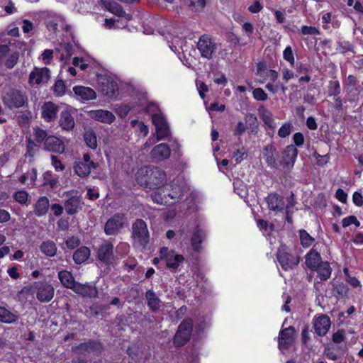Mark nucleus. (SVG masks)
Wrapping results in <instances>:
<instances>
[{"label": "nucleus", "mask_w": 363, "mask_h": 363, "mask_svg": "<svg viewBox=\"0 0 363 363\" xmlns=\"http://www.w3.org/2000/svg\"><path fill=\"white\" fill-rule=\"evenodd\" d=\"M135 180L144 188L156 190L151 194V198L158 204L172 205L183 194L182 187L177 183H174L169 193L162 195V193H164V189H168L169 186H164L165 174L158 168H152L149 166L140 167L135 174Z\"/></svg>", "instance_id": "f257e3e1"}, {"label": "nucleus", "mask_w": 363, "mask_h": 363, "mask_svg": "<svg viewBox=\"0 0 363 363\" xmlns=\"http://www.w3.org/2000/svg\"><path fill=\"white\" fill-rule=\"evenodd\" d=\"M146 110L151 115L152 123L155 126L156 138L154 137L150 138L144 145L145 147L166 139L170 134L167 121L163 113L158 109L157 105L150 103L146 106Z\"/></svg>", "instance_id": "f03ea898"}, {"label": "nucleus", "mask_w": 363, "mask_h": 363, "mask_svg": "<svg viewBox=\"0 0 363 363\" xmlns=\"http://www.w3.org/2000/svg\"><path fill=\"white\" fill-rule=\"evenodd\" d=\"M133 245L142 250L145 249L149 242V232L146 223L142 219H138L132 226Z\"/></svg>", "instance_id": "7ed1b4c3"}, {"label": "nucleus", "mask_w": 363, "mask_h": 363, "mask_svg": "<svg viewBox=\"0 0 363 363\" xmlns=\"http://www.w3.org/2000/svg\"><path fill=\"white\" fill-rule=\"evenodd\" d=\"M97 84L102 94L108 98L115 99L118 97V83L113 77L108 74H99L97 76Z\"/></svg>", "instance_id": "20e7f679"}, {"label": "nucleus", "mask_w": 363, "mask_h": 363, "mask_svg": "<svg viewBox=\"0 0 363 363\" xmlns=\"http://www.w3.org/2000/svg\"><path fill=\"white\" fill-rule=\"evenodd\" d=\"M29 290L35 294L39 301L45 303L50 301L55 294L52 285L46 281H35L30 284Z\"/></svg>", "instance_id": "39448f33"}, {"label": "nucleus", "mask_w": 363, "mask_h": 363, "mask_svg": "<svg viewBox=\"0 0 363 363\" xmlns=\"http://www.w3.org/2000/svg\"><path fill=\"white\" fill-rule=\"evenodd\" d=\"M277 260L284 270H289L297 266L299 257L292 253L285 245H281L277 254Z\"/></svg>", "instance_id": "423d86ee"}, {"label": "nucleus", "mask_w": 363, "mask_h": 363, "mask_svg": "<svg viewBox=\"0 0 363 363\" xmlns=\"http://www.w3.org/2000/svg\"><path fill=\"white\" fill-rule=\"evenodd\" d=\"M160 259L163 260L167 267L170 270H176L185 259L184 257L174 250L162 247L160 250Z\"/></svg>", "instance_id": "0eeeda50"}, {"label": "nucleus", "mask_w": 363, "mask_h": 363, "mask_svg": "<svg viewBox=\"0 0 363 363\" xmlns=\"http://www.w3.org/2000/svg\"><path fill=\"white\" fill-rule=\"evenodd\" d=\"M192 331V321L186 319L179 325L177 332L174 335V344L177 347H181L189 340Z\"/></svg>", "instance_id": "6e6552de"}, {"label": "nucleus", "mask_w": 363, "mask_h": 363, "mask_svg": "<svg viewBox=\"0 0 363 363\" xmlns=\"http://www.w3.org/2000/svg\"><path fill=\"white\" fill-rule=\"evenodd\" d=\"M256 76L259 83L265 82L274 83L279 77L278 72L268 68L264 62H259L257 65Z\"/></svg>", "instance_id": "1a4fd4ad"}, {"label": "nucleus", "mask_w": 363, "mask_h": 363, "mask_svg": "<svg viewBox=\"0 0 363 363\" xmlns=\"http://www.w3.org/2000/svg\"><path fill=\"white\" fill-rule=\"evenodd\" d=\"M25 100V96L21 91L16 89H11L7 91L3 96L4 104L10 108L23 106Z\"/></svg>", "instance_id": "9d476101"}, {"label": "nucleus", "mask_w": 363, "mask_h": 363, "mask_svg": "<svg viewBox=\"0 0 363 363\" xmlns=\"http://www.w3.org/2000/svg\"><path fill=\"white\" fill-rule=\"evenodd\" d=\"M76 108L67 105L60 113V125L66 130H71L75 125L74 115L76 113Z\"/></svg>", "instance_id": "9b49d317"}, {"label": "nucleus", "mask_w": 363, "mask_h": 363, "mask_svg": "<svg viewBox=\"0 0 363 363\" xmlns=\"http://www.w3.org/2000/svg\"><path fill=\"white\" fill-rule=\"evenodd\" d=\"M73 95L76 100L84 102L86 101L94 100L96 98V91L88 86H74L72 89Z\"/></svg>", "instance_id": "f8f14e48"}, {"label": "nucleus", "mask_w": 363, "mask_h": 363, "mask_svg": "<svg viewBox=\"0 0 363 363\" xmlns=\"http://www.w3.org/2000/svg\"><path fill=\"white\" fill-rule=\"evenodd\" d=\"M123 214H116L111 218L105 224L104 230L107 235H115L123 227L125 223Z\"/></svg>", "instance_id": "ddd939ff"}, {"label": "nucleus", "mask_w": 363, "mask_h": 363, "mask_svg": "<svg viewBox=\"0 0 363 363\" xmlns=\"http://www.w3.org/2000/svg\"><path fill=\"white\" fill-rule=\"evenodd\" d=\"M88 116L94 121L106 124H111L116 119L111 111L105 109L91 110L88 111Z\"/></svg>", "instance_id": "4468645a"}, {"label": "nucleus", "mask_w": 363, "mask_h": 363, "mask_svg": "<svg viewBox=\"0 0 363 363\" xmlns=\"http://www.w3.org/2000/svg\"><path fill=\"white\" fill-rule=\"evenodd\" d=\"M294 341V329L293 327H289L280 332L279 337V348L284 352L285 350L289 348Z\"/></svg>", "instance_id": "2eb2a0df"}, {"label": "nucleus", "mask_w": 363, "mask_h": 363, "mask_svg": "<svg viewBox=\"0 0 363 363\" xmlns=\"http://www.w3.org/2000/svg\"><path fill=\"white\" fill-rule=\"evenodd\" d=\"M170 147L165 143H160L155 146L150 152L151 159L155 162H159L168 159L170 157Z\"/></svg>", "instance_id": "dca6fc26"}, {"label": "nucleus", "mask_w": 363, "mask_h": 363, "mask_svg": "<svg viewBox=\"0 0 363 363\" xmlns=\"http://www.w3.org/2000/svg\"><path fill=\"white\" fill-rule=\"evenodd\" d=\"M49 72V69L46 67H35L29 75V84L30 85H38L41 83L46 82L50 77Z\"/></svg>", "instance_id": "f3484780"}, {"label": "nucleus", "mask_w": 363, "mask_h": 363, "mask_svg": "<svg viewBox=\"0 0 363 363\" xmlns=\"http://www.w3.org/2000/svg\"><path fill=\"white\" fill-rule=\"evenodd\" d=\"M197 47L202 57L208 59L211 57L215 50V44L207 35H203L199 38Z\"/></svg>", "instance_id": "a211bd4d"}, {"label": "nucleus", "mask_w": 363, "mask_h": 363, "mask_svg": "<svg viewBox=\"0 0 363 363\" xmlns=\"http://www.w3.org/2000/svg\"><path fill=\"white\" fill-rule=\"evenodd\" d=\"M266 200L270 211L275 213L283 212L285 208V202L283 196L273 193L269 194Z\"/></svg>", "instance_id": "6ab92c4d"}, {"label": "nucleus", "mask_w": 363, "mask_h": 363, "mask_svg": "<svg viewBox=\"0 0 363 363\" xmlns=\"http://www.w3.org/2000/svg\"><path fill=\"white\" fill-rule=\"evenodd\" d=\"M67 196L70 197L65 201L64 205L66 212L69 215L77 213L79 206L82 203V199L75 191L66 192Z\"/></svg>", "instance_id": "aec40b11"}, {"label": "nucleus", "mask_w": 363, "mask_h": 363, "mask_svg": "<svg viewBox=\"0 0 363 363\" xmlns=\"http://www.w3.org/2000/svg\"><path fill=\"white\" fill-rule=\"evenodd\" d=\"M43 15L48 30L53 33L56 32L58 26L63 24V18L52 11H44Z\"/></svg>", "instance_id": "412c9836"}, {"label": "nucleus", "mask_w": 363, "mask_h": 363, "mask_svg": "<svg viewBox=\"0 0 363 363\" xmlns=\"http://www.w3.org/2000/svg\"><path fill=\"white\" fill-rule=\"evenodd\" d=\"M0 58L5 60V65L8 68H13L18 59V53L11 51L7 45L0 46Z\"/></svg>", "instance_id": "4be33fe9"}, {"label": "nucleus", "mask_w": 363, "mask_h": 363, "mask_svg": "<svg viewBox=\"0 0 363 363\" xmlns=\"http://www.w3.org/2000/svg\"><path fill=\"white\" fill-rule=\"evenodd\" d=\"M330 320L326 315H320L313 320L315 333L320 335H325L330 328Z\"/></svg>", "instance_id": "5701e85b"}, {"label": "nucleus", "mask_w": 363, "mask_h": 363, "mask_svg": "<svg viewBox=\"0 0 363 363\" xmlns=\"http://www.w3.org/2000/svg\"><path fill=\"white\" fill-rule=\"evenodd\" d=\"M165 38L170 49L179 56L181 51L184 52V47L185 46L184 40L182 37L173 35L171 33H168V35Z\"/></svg>", "instance_id": "b1692460"}, {"label": "nucleus", "mask_w": 363, "mask_h": 363, "mask_svg": "<svg viewBox=\"0 0 363 363\" xmlns=\"http://www.w3.org/2000/svg\"><path fill=\"white\" fill-rule=\"evenodd\" d=\"M58 107L52 102H46L42 106V117L47 122H51L56 119Z\"/></svg>", "instance_id": "393cba45"}, {"label": "nucleus", "mask_w": 363, "mask_h": 363, "mask_svg": "<svg viewBox=\"0 0 363 363\" xmlns=\"http://www.w3.org/2000/svg\"><path fill=\"white\" fill-rule=\"evenodd\" d=\"M113 246L111 242H105L98 251L99 259L104 263H110L113 259Z\"/></svg>", "instance_id": "a878e982"}, {"label": "nucleus", "mask_w": 363, "mask_h": 363, "mask_svg": "<svg viewBox=\"0 0 363 363\" xmlns=\"http://www.w3.org/2000/svg\"><path fill=\"white\" fill-rule=\"evenodd\" d=\"M45 148L51 152L62 153L65 151V145L62 140L54 136H49L45 141Z\"/></svg>", "instance_id": "bb28decb"}, {"label": "nucleus", "mask_w": 363, "mask_h": 363, "mask_svg": "<svg viewBox=\"0 0 363 363\" xmlns=\"http://www.w3.org/2000/svg\"><path fill=\"white\" fill-rule=\"evenodd\" d=\"M206 236L205 230L197 226L191 238V246L194 250L199 252L201 250V244Z\"/></svg>", "instance_id": "cd10ccee"}, {"label": "nucleus", "mask_w": 363, "mask_h": 363, "mask_svg": "<svg viewBox=\"0 0 363 363\" xmlns=\"http://www.w3.org/2000/svg\"><path fill=\"white\" fill-rule=\"evenodd\" d=\"M72 290L75 293L86 297H94L98 293L95 286L89 284H82L78 282Z\"/></svg>", "instance_id": "c85d7f7f"}, {"label": "nucleus", "mask_w": 363, "mask_h": 363, "mask_svg": "<svg viewBox=\"0 0 363 363\" xmlns=\"http://www.w3.org/2000/svg\"><path fill=\"white\" fill-rule=\"evenodd\" d=\"M321 256L315 250H311L306 255V264L312 270H314L322 263Z\"/></svg>", "instance_id": "c756f323"}, {"label": "nucleus", "mask_w": 363, "mask_h": 363, "mask_svg": "<svg viewBox=\"0 0 363 363\" xmlns=\"http://www.w3.org/2000/svg\"><path fill=\"white\" fill-rule=\"evenodd\" d=\"M278 152L276 148L271 145H267L263 150V157L267 164L271 167H276V158Z\"/></svg>", "instance_id": "7c9ffc66"}, {"label": "nucleus", "mask_w": 363, "mask_h": 363, "mask_svg": "<svg viewBox=\"0 0 363 363\" xmlns=\"http://www.w3.org/2000/svg\"><path fill=\"white\" fill-rule=\"evenodd\" d=\"M298 155V150L293 145H288L284 152V163L286 166H294Z\"/></svg>", "instance_id": "2f4dec72"}, {"label": "nucleus", "mask_w": 363, "mask_h": 363, "mask_svg": "<svg viewBox=\"0 0 363 363\" xmlns=\"http://www.w3.org/2000/svg\"><path fill=\"white\" fill-rule=\"evenodd\" d=\"M58 279L61 284L66 288L73 289L77 282L75 281L71 272L62 270L58 272Z\"/></svg>", "instance_id": "473e14b6"}, {"label": "nucleus", "mask_w": 363, "mask_h": 363, "mask_svg": "<svg viewBox=\"0 0 363 363\" xmlns=\"http://www.w3.org/2000/svg\"><path fill=\"white\" fill-rule=\"evenodd\" d=\"M49 206V200L46 196L40 197L35 205V214L38 217L45 215L48 211Z\"/></svg>", "instance_id": "72a5a7b5"}, {"label": "nucleus", "mask_w": 363, "mask_h": 363, "mask_svg": "<svg viewBox=\"0 0 363 363\" xmlns=\"http://www.w3.org/2000/svg\"><path fill=\"white\" fill-rule=\"evenodd\" d=\"M90 256V250L86 247L79 248L73 255V259L77 264L84 262Z\"/></svg>", "instance_id": "f704fd0d"}, {"label": "nucleus", "mask_w": 363, "mask_h": 363, "mask_svg": "<svg viewBox=\"0 0 363 363\" xmlns=\"http://www.w3.org/2000/svg\"><path fill=\"white\" fill-rule=\"evenodd\" d=\"M314 270H316L318 277L321 280H327L329 279L332 272L330 264L328 262H323Z\"/></svg>", "instance_id": "c9c22d12"}, {"label": "nucleus", "mask_w": 363, "mask_h": 363, "mask_svg": "<svg viewBox=\"0 0 363 363\" xmlns=\"http://www.w3.org/2000/svg\"><path fill=\"white\" fill-rule=\"evenodd\" d=\"M40 251L48 257H53L57 252V247L53 241L46 240L40 246Z\"/></svg>", "instance_id": "e433bc0d"}, {"label": "nucleus", "mask_w": 363, "mask_h": 363, "mask_svg": "<svg viewBox=\"0 0 363 363\" xmlns=\"http://www.w3.org/2000/svg\"><path fill=\"white\" fill-rule=\"evenodd\" d=\"M91 169H95V167L90 166L87 163L82 162H77L74 166L75 173L81 177L88 176L90 174Z\"/></svg>", "instance_id": "4c0bfd02"}, {"label": "nucleus", "mask_w": 363, "mask_h": 363, "mask_svg": "<svg viewBox=\"0 0 363 363\" xmlns=\"http://www.w3.org/2000/svg\"><path fill=\"white\" fill-rule=\"evenodd\" d=\"M145 298L147 302V306L152 311H156L160 308V300L153 291H147L145 294Z\"/></svg>", "instance_id": "58836bf2"}, {"label": "nucleus", "mask_w": 363, "mask_h": 363, "mask_svg": "<svg viewBox=\"0 0 363 363\" xmlns=\"http://www.w3.org/2000/svg\"><path fill=\"white\" fill-rule=\"evenodd\" d=\"M260 117L265 123L271 129L276 128V123L273 118L272 113L266 108L259 111Z\"/></svg>", "instance_id": "ea45409f"}, {"label": "nucleus", "mask_w": 363, "mask_h": 363, "mask_svg": "<svg viewBox=\"0 0 363 363\" xmlns=\"http://www.w3.org/2000/svg\"><path fill=\"white\" fill-rule=\"evenodd\" d=\"M18 316L4 307H0V321L5 323H12L17 320Z\"/></svg>", "instance_id": "a19ab883"}, {"label": "nucleus", "mask_w": 363, "mask_h": 363, "mask_svg": "<svg viewBox=\"0 0 363 363\" xmlns=\"http://www.w3.org/2000/svg\"><path fill=\"white\" fill-rule=\"evenodd\" d=\"M235 192L241 198L245 199L247 196V188L240 179H235L233 182Z\"/></svg>", "instance_id": "79ce46f5"}, {"label": "nucleus", "mask_w": 363, "mask_h": 363, "mask_svg": "<svg viewBox=\"0 0 363 363\" xmlns=\"http://www.w3.org/2000/svg\"><path fill=\"white\" fill-rule=\"evenodd\" d=\"M84 141L88 147L95 149L97 147L96 136L91 130H88L84 135Z\"/></svg>", "instance_id": "37998d69"}, {"label": "nucleus", "mask_w": 363, "mask_h": 363, "mask_svg": "<svg viewBox=\"0 0 363 363\" xmlns=\"http://www.w3.org/2000/svg\"><path fill=\"white\" fill-rule=\"evenodd\" d=\"M257 224L265 237H269L272 233L274 231V225L272 224L268 223L264 220L261 219L257 220Z\"/></svg>", "instance_id": "c03bdc74"}, {"label": "nucleus", "mask_w": 363, "mask_h": 363, "mask_svg": "<svg viewBox=\"0 0 363 363\" xmlns=\"http://www.w3.org/2000/svg\"><path fill=\"white\" fill-rule=\"evenodd\" d=\"M37 178V171L35 169L33 168L31 170L28 171L26 174L22 175L20 177V182L22 184H26L27 181H30L29 183H27L28 186L33 185L35 181Z\"/></svg>", "instance_id": "a18cd8bd"}, {"label": "nucleus", "mask_w": 363, "mask_h": 363, "mask_svg": "<svg viewBox=\"0 0 363 363\" xmlns=\"http://www.w3.org/2000/svg\"><path fill=\"white\" fill-rule=\"evenodd\" d=\"M300 240L303 247H308L314 242L315 240L305 230H299Z\"/></svg>", "instance_id": "49530a36"}, {"label": "nucleus", "mask_w": 363, "mask_h": 363, "mask_svg": "<svg viewBox=\"0 0 363 363\" xmlns=\"http://www.w3.org/2000/svg\"><path fill=\"white\" fill-rule=\"evenodd\" d=\"M186 4L195 11L203 9L206 5L205 0H185Z\"/></svg>", "instance_id": "de8ad7c7"}, {"label": "nucleus", "mask_w": 363, "mask_h": 363, "mask_svg": "<svg viewBox=\"0 0 363 363\" xmlns=\"http://www.w3.org/2000/svg\"><path fill=\"white\" fill-rule=\"evenodd\" d=\"M131 125L135 127L137 131L142 134L143 137H145L149 133L148 127L144 124V123L133 120L131 121Z\"/></svg>", "instance_id": "09e8293b"}, {"label": "nucleus", "mask_w": 363, "mask_h": 363, "mask_svg": "<svg viewBox=\"0 0 363 363\" xmlns=\"http://www.w3.org/2000/svg\"><path fill=\"white\" fill-rule=\"evenodd\" d=\"M266 88L268 91H269L274 94H276L279 89H281V91L284 93L286 90V87L284 84L277 82H275L274 83L268 82L266 84Z\"/></svg>", "instance_id": "8fccbe9b"}, {"label": "nucleus", "mask_w": 363, "mask_h": 363, "mask_svg": "<svg viewBox=\"0 0 363 363\" xmlns=\"http://www.w3.org/2000/svg\"><path fill=\"white\" fill-rule=\"evenodd\" d=\"M28 194L26 191L20 190L13 194V199L21 204H26L28 200Z\"/></svg>", "instance_id": "3c124183"}, {"label": "nucleus", "mask_w": 363, "mask_h": 363, "mask_svg": "<svg viewBox=\"0 0 363 363\" xmlns=\"http://www.w3.org/2000/svg\"><path fill=\"white\" fill-rule=\"evenodd\" d=\"M65 85L62 80H57L53 86V91L57 96H62L65 93Z\"/></svg>", "instance_id": "603ef678"}, {"label": "nucleus", "mask_w": 363, "mask_h": 363, "mask_svg": "<svg viewBox=\"0 0 363 363\" xmlns=\"http://www.w3.org/2000/svg\"><path fill=\"white\" fill-rule=\"evenodd\" d=\"M292 125L290 123H284L279 129L278 135L280 138H286L291 134Z\"/></svg>", "instance_id": "864d4df0"}, {"label": "nucleus", "mask_w": 363, "mask_h": 363, "mask_svg": "<svg viewBox=\"0 0 363 363\" xmlns=\"http://www.w3.org/2000/svg\"><path fill=\"white\" fill-rule=\"evenodd\" d=\"M131 108H132L128 104H121L115 108V111L121 118H125L130 111Z\"/></svg>", "instance_id": "5fc2aeb1"}, {"label": "nucleus", "mask_w": 363, "mask_h": 363, "mask_svg": "<svg viewBox=\"0 0 363 363\" xmlns=\"http://www.w3.org/2000/svg\"><path fill=\"white\" fill-rule=\"evenodd\" d=\"M283 58L289 62L291 66L294 65L295 60L293 54L292 49L290 46H288L285 48L283 52Z\"/></svg>", "instance_id": "6e6d98bb"}, {"label": "nucleus", "mask_w": 363, "mask_h": 363, "mask_svg": "<svg viewBox=\"0 0 363 363\" xmlns=\"http://www.w3.org/2000/svg\"><path fill=\"white\" fill-rule=\"evenodd\" d=\"M33 133H34V138L38 143L43 142L44 140H46V138H48L46 131L43 129H40L39 128H34Z\"/></svg>", "instance_id": "4d7b16f0"}, {"label": "nucleus", "mask_w": 363, "mask_h": 363, "mask_svg": "<svg viewBox=\"0 0 363 363\" xmlns=\"http://www.w3.org/2000/svg\"><path fill=\"white\" fill-rule=\"evenodd\" d=\"M340 92V86L338 81H331L329 84V95L337 96Z\"/></svg>", "instance_id": "13d9d810"}, {"label": "nucleus", "mask_w": 363, "mask_h": 363, "mask_svg": "<svg viewBox=\"0 0 363 363\" xmlns=\"http://www.w3.org/2000/svg\"><path fill=\"white\" fill-rule=\"evenodd\" d=\"M89 60L86 58H79L77 57L73 59V65L79 67L82 70H84L88 67Z\"/></svg>", "instance_id": "bf43d9fd"}, {"label": "nucleus", "mask_w": 363, "mask_h": 363, "mask_svg": "<svg viewBox=\"0 0 363 363\" xmlns=\"http://www.w3.org/2000/svg\"><path fill=\"white\" fill-rule=\"evenodd\" d=\"M253 97L257 100L264 101L267 99V94L262 88H256L252 91Z\"/></svg>", "instance_id": "052dcab7"}, {"label": "nucleus", "mask_w": 363, "mask_h": 363, "mask_svg": "<svg viewBox=\"0 0 363 363\" xmlns=\"http://www.w3.org/2000/svg\"><path fill=\"white\" fill-rule=\"evenodd\" d=\"M43 177L45 182L49 184L51 187H54L57 185L58 182L57 177L55 175H53L50 172H46Z\"/></svg>", "instance_id": "680f3d73"}, {"label": "nucleus", "mask_w": 363, "mask_h": 363, "mask_svg": "<svg viewBox=\"0 0 363 363\" xmlns=\"http://www.w3.org/2000/svg\"><path fill=\"white\" fill-rule=\"evenodd\" d=\"M301 33L303 35H317L320 34L318 28L313 26H303L301 27Z\"/></svg>", "instance_id": "e2e57ef3"}, {"label": "nucleus", "mask_w": 363, "mask_h": 363, "mask_svg": "<svg viewBox=\"0 0 363 363\" xmlns=\"http://www.w3.org/2000/svg\"><path fill=\"white\" fill-rule=\"evenodd\" d=\"M263 9L262 4L260 3L259 1L256 0L252 4L249 6L248 10L252 13H257L260 12Z\"/></svg>", "instance_id": "0e129e2a"}, {"label": "nucleus", "mask_w": 363, "mask_h": 363, "mask_svg": "<svg viewBox=\"0 0 363 363\" xmlns=\"http://www.w3.org/2000/svg\"><path fill=\"white\" fill-rule=\"evenodd\" d=\"M118 22V20L115 18H105L104 27L106 29L111 30L118 28L119 26L116 25V23Z\"/></svg>", "instance_id": "69168bd1"}, {"label": "nucleus", "mask_w": 363, "mask_h": 363, "mask_svg": "<svg viewBox=\"0 0 363 363\" xmlns=\"http://www.w3.org/2000/svg\"><path fill=\"white\" fill-rule=\"evenodd\" d=\"M53 51L52 50H45L42 54V60L44 63L48 65L52 59Z\"/></svg>", "instance_id": "338daca9"}, {"label": "nucleus", "mask_w": 363, "mask_h": 363, "mask_svg": "<svg viewBox=\"0 0 363 363\" xmlns=\"http://www.w3.org/2000/svg\"><path fill=\"white\" fill-rule=\"evenodd\" d=\"M293 140L295 145L300 147L304 143V137L301 133H296L293 136Z\"/></svg>", "instance_id": "774afa93"}]
</instances>
